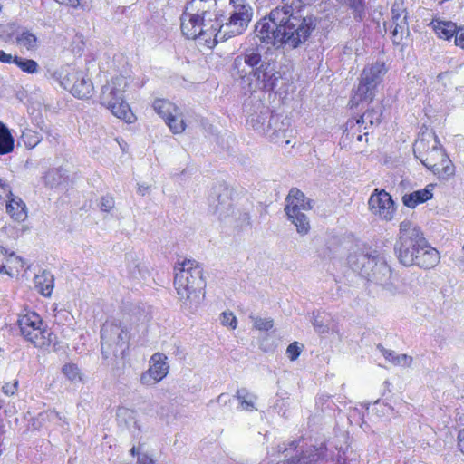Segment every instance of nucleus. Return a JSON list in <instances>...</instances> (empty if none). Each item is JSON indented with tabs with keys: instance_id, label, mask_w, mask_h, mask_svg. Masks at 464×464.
Instances as JSON below:
<instances>
[{
	"instance_id": "obj_49",
	"label": "nucleus",
	"mask_w": 464,
	"mask_h": 464,
	"mask_svg": "<svg viewBox=\"0 0 464 464\" xmlns=\"http://www.w3.org/2000/svg\"><path fill=\"white\" fill-rule=\"evenodd\" d=\"M55 2L67 6L77 7L80 4L79 0H54Z\"/></svg>"
},
{
	"instance_id": "obj_7",
	"label": "nucleus",
	"mask_w": 464,
	"mask_h": 464,
	"mask_svg": "<svg viewBox=\"0 0 464 464\" xmlns=\"http://www.w3.org/2000/svg\"><path fill=\"white\" fill-rule=\"evenodd\" d=\"M415 157L439 179H448L454 175V166L433 132L422 133L414 143Z\"/></svg>"
},
{
	"instance_id": "obj_48",
	"label": "nucleus",
	"mask_w": 464,
	"mask_h": 464,
	"mask_svg": "<svg viewBox=\"0 0 464 464\" xmlns=\"http://www.w3.org/2000/svg\"><path fill=\"white\" fill-rule=\"evenodd\" d=\"M150 190V186L145 183L138 184V193L141 196H145Z\"/></svg>"
},
{
	"instance_id": "obj_58",
	"label": "nucleus",
	"mask_w": 464,
	"mask_h": 464,
	"mask_svg": "<svg viewBox=\"0 0 464 464\" xmlns=\"http://www.w3.org/2000/svg\"><path fill=\"white\" fill-rule=\"evenodd\" d=\"M462 253L464 255V245L462 246Z\"/></svg>"
},
{
	"instance_id": "obj_1",
	"label": "nucleus",
	"mask_w": 464,
	"mask_h": 464,
	"mask_svg": "<svg viewBox=\"0 0 464 464\" xmlns=\"http://www.w3.org/2000/svg\"><path fill=\"white\" fill-rule=\"evenodd\" d=\"M315 25L314 18L304 15L299 6L285 4L259 20L255 34L261 43L296 48L308 39Z\"/></svg>"
},
{
	"instance_id": "obj_50",
	"label": "nucleus",
	"mask_w": 464,
	"mask_h": 464,
	"mask_svg": "<svg viewBox=\"0 0 464 464\" xmlns=\"http://www.w3.org/2000/svg\"><path fill=\"white\" fill-rule=\"evenodd\" d=\"M133 414V411L127 409V408H121L118 410V412H117V416L120 418V417H122V416H129V417H131Z\"/></svg>"
},
{
	"instance_id": "obj_8",
	"label": "nucleus",
	"mask_w": 464,
	"mask_h": 464,
	"mask_svg": "<svg viewBox=\"0 0 464 464\" xmlns=\"http://www.w3.org/2000/svg\"><path fill=\"white\" fill-rule=\"evenodd\" d=\"M423 238L420 227L412 221L405 219L400 223L394 250L401 265L413 266L415 255L419 253L417 244L423 242Z\"/></svg>"
},
{
	"instance_id": "obj_43",
	"label": "nucleus",
	"mask_w": 464,
	"mask_h": 464,
	"mask_svg": "<svg viewBox=\"0 0 464 464\" xmlns=\"http://www.w3.org/2000/svg\"><path fill=\"white\" fill-rule=\"evenodd\" d=\"M8 250L0 246V274L6 272L5 262L7 259Z\"/></svg>"
},
{
	"instance_id": "obj_54",
	"label": "nucleus",
	"mask_w": 464,
	"mask_h": 464,
	"mask_svg": "<svg viewBox=\"0 0 464 464\" xmlns=\"http://www.w3.org/2000/svg\"><path fill=\"white\" fill-rule=\"evenodd\" d=\"M362 137H363V136H362V135H361V134H360V135H358V136H357V140L362 141Z\"/></svg>"
},
{
	"instance_id": "obj_23",
	"label": "nucleus",
	"mask_w": 464,
	"mask_h": 464,
	"mask_svg": "<svg viewBox=\"0 0 464 464\" xmlns=\"http://www.w3.org/2000/svg\"><path fill=\"white\" fill-rule=\"evenodd\" d=\"M312 324L314 330L320 334L338 333L339 328L333 316L325 312L314 314Z\"/></svg>"
},
{
	"instance_id": "obj_33",
	"label": "nucleus",
	"mask_w": 464,
	"mask_h": 464,
	"mask_svg": "<svg viewBox=\"0 0 464 464\" xmlns=\"http://www.w3.org/2000/svg\"><path fill=\"white\" fill-rule=\"evenodd\" d=\"M66 178V173L63 169H51L44 177L45 184L51 188L59 186Z\"/></svg>"
},
{
	"instance_id": "obj_53",
	"label": "nucleus",
	"mask_w": 464,
	"mask_h": 464,
	"mask_svg": "<svg viewBox=\"0 0 464 464\" xmlns=\"http://www.w3.org/2000/svg\"><path fill=\"white\" fill-rule=\"evenodd\" d=\"M227 396L224 393L220 394L218 397V402H227Z\"/></svg>"
},
{
	"instance_id": "obj_30",
	"label": "nucleus",
	"mask_w": 464,
	"mask_h": 464,
	"mask_svg": "<svg viewBox=\"0 0 464 464\" xmlns=\"http://www.w3.org/2000/svg\"><path fill=\"white\" fill-rule=\"evenodd\" d=\"M435 34L442 39L450 40L456 33L457 25L450 21L433 20L430 23Z\"/></svg>"
},
{
	"instance_id": "obj_16",
	"label": "nucleus",
	"mask_w": 464,
	"mask_h": 464,
	"mask_svg": "<svg viewBox=\"0 0 464 464\" xmlns=\"http://www.w3.org/2000/svg\"><path fill=\"white\" fill-rule=\"evenodd\" d=\"M154 111L165 120V122L175 134L181 133L185 130V123L179 121L178 125L173 124V121L178 120V107L164 99H157L153 102Z\"/></svg>"
},
{
	"instance_id": "obj_11",
	"label": "nucleus",
	"mask_w": 464,
	"mask_h": 464,
	"mask_svg": "<svg viewBox=\"0 0 464 464\" xmlns=\"http://www.w3.org/2000/svg\"><path fill=\"white\" fill-rule=\"evenodd\" d=\"M17 324L24 339L37 348L50 346L53 333L48 329L41 316L34 312L19 315Z\"/></svg>"
},
{
	"instance_id": "obj_15",
	"label": "nucleus",
	"mask_w": 464,
	"mask_h": 464,
	"mask_svg": "<svg viewBox=\"0 0 464 464\" xmlns=\"http://www.w3.org/2000/svg\"><path fill=\"white\" fill-rule=\"evenodd\" d=\"M369 208L372 213L380 219L385 221L392 220L396 208L392 196L384 189L376 188L369 198Z\"/></svg>"
},
{
	"instance_id": "obj_27",
	"label": "nucleus",
	"mask_w": 464,
	"mask_h": 464,
	"mask_svg": "<svg viewBox=\"0 0 464 464\" xmlns=\"http://www.w3.org/2000/svg\"><path fill=\"white\" fill-rule=\"evenodd\" d=\"M406 20L407 16L404 14V11L401 13H396V10L392 8V24L394 28L392 34L393 42L395 44L400 43L405 33L408 34V24Z\"/></svg>"
},
{
	"instance_id": "obj_14",
	"label": "nucleus",
	"mask_w": 464,
	"mask_h": 464,
	"mask_svg": "<svg viewBox=\"0 0 464 464\" xmlns=\"http://www.w3.org/2000/svg\"><path fill=\"white\" fill-rule=\"evenodd\" d=\"M168 357L162 353H155L149 361V369L140 377V384L151 387L161 382L169 372Z\"/></svg>"
},
{
	"instance_id": "obj_55",
	"label": "nucleus",
	"mask_w": 464,
	"mask_h": 464,
	"mask_svg": "<svg viewBox=\"0 0 464 464\" xmlns=\"http://www.w3.org/2000/svg\"><path fill=\"white\" fill-rule=\"evenodd\" d=\"M298 3H306L308 2L309 0H296Z\"/></svg>"
},
{
	"instance_id": "obj_21",
	"label": "nucleus",
	"mask_w": 464,
	"mask_h": 464,
	"mask_svg": "<svg viewBox=\"0 0 464 464\" xmlns=\"http://www.w3.org/2000/svg\"><path fill=\"white\" fill-rule=\"evenodd\" d=\"M127 272L130 279L141 282L150 277V270L145 262L136 255L130 254L126 256Z\"/></svg>"
},
{
	"instance_id": "obj_26",
	"label": "nucleus",
	"mask_w": 464,
	"mask_h": 464,
	"mask_svg": "<svg viewBox=\"0 0 464 464\" xmlns=\"http://www.w3.org/2000/svg\"><path fill=\"white\" fill-rule=\"evenodd\" d=\"M92 91L93 86L91 80L86 78L82 72H78L77 80L75 79L71 93L79 99H85L92 95Z\"/></svg>"
},
{
	"instance_id": "obj_31",
	"label": "nucleus",
	"mask_w": 464,
	"mask_h": 464,
	"mask_svg": "<svg viewBox=\"0 0 464 464\" xmlns=\"http://www.w3.org/2000/svg\"><path fill=\"white\" fill-rule=\"evenodd\" d=\"M379 351L383 357L391 363L396 366L410 367L412 363V357L407 354H396L394 351L387 350L382 345H378Z\"/></svg>"
},
{
	"instance_id": "obj_28",
	"label": "nucleus",
	"mask_w": 464,
	"mask_h": 464,
	"mask_svg": "<svg viewBox=\"0 0 464 464\" xmlns=\"http://www.w3.org/2000/svg\"><path fill=\"white\" fill-rule=\"evenodd\" d=\"M53 276L43 271L34 276V287L44 296H50L53 289Z\"/></svg>"
},
{
	"instance_id": "obj_3",
	"label": "nucleus",
	"mask_w": 464,
	"mask_h": 464,
	"mask_svg": "<svg viewBox=\"0 0 464 464\" xmlns=\"http://www.w3.org/2000/svg\"><path fill=\"white\" fill-rule=\"evenodd\" d=\"M236 74L245 80L249 91H273L281 78L276 64L269 59H263L257 47L246 48L233 62Z\"/></svg>"
},
{
	"instance_id": "obj_44",
	"label": "nucleus",
	"mask_w": 464,
	"mask_h": 464,
	"mask_svg": "<svg viewBox=\"0 0 464 464\" xmlns=\"http://www.w3.org/2000/svg\"><path fill=\"white\" fill-rule=\"evenodd\" d=\"M17 381H14L13 383H5L2 387V392L6 395H14L17 391Z\"/></svg>"
},
{
	"instance_id": "obj_12",
	"label": "nucleus",
	"mask_w": 464,
	"mask_h": 464,
	"mask_svg": "<svg viewBox=\"0 0 464 464\" xmlns=\"http://www.w3.org/2000/svg\"><path fill=\"white\" fill-rule=\"evenodd\" d=\"M285 212L288 218L296 227V230L300 235H306L310 230V223L304 210L312 208L310 200L304 194L296 188L290 189L285 199Z\"/></svg>"
},
{
	"instance_id": "obj_45",
	"label": "nucleus",
	"mask_w": 464,
	"mask_h": 464,
	"mask_svg": "<svg viewBox=\"0 0 464 464\" xmlns=\"http://www.w3.org/2000/svg\"><path fill=\"white\" fill-rule=\"evenodd\" d=\"M16 57V55L13 56L11 53H6L5 51L0 50V62L3 63H14Z\"/></svg>"
},
{
	"instance_id": "obj_4",
	"label": "nucleus",
	"mask_w": 464,
	"mask_h": 464,
	"mask_svg": "<svg viewBox=\"0 0 464 464\" xmlns=\"http://www.w3.org/2000/svg\"><path fill=\"white\" fill-rule=\"evenodd\" d=\"M174 287L184 310L195 313L203 299V268L191 259L178 262L174 267Z\"/></svg>"
},
{
	"instance_id": "obj_47",
	"label": "nucleus",
	"mask_w": 464,
	"mask_h": 464,
	"mask_svg": "<svg viewBox=\"0 0 464 464\" xmlns=\"http://www.w3.org/2000/svg\"><path fill=\"white\" fill-rule=\"evenodd\" d=\"M6 196H10V186L0 179V200L5 198Z\"/></svg>"
},
{
	"instance_id": "obj_13",
	"label": "nucleus",
	"mask_w": 464,
	"mask_h": 464,
	"mask_svg": "<svg viewBox=\"0 0 464 464\" xmlns=\"http://www.w3.org/2000/svg\"><path fill=\"white\" fill-rule=\"evenodd\" d=\"M102 353L108 358L111 353L116 355L118 348L123 349L129 341L126 326L117 319L107 320L101 330Z\"/></svg>"
},
{
	"instance_id": "obj_20",
	"label": "nucleus",
	"mask_w": 464,
	"mask_h": 464,
	"mask_svg": "<svg viewBox=\"0 0 464 464\" xmlns=\"http://www.w3.org/2000/svg\"><path fill=\"white\" fill-rule=\"evenodd\" d=\"M271 120L272 116L268 109L262 106L259 112H255L248 117L246 124L256 132L267 135L271 128Z\"/></svg>"
},
{
	"instance_id": "obj_5",
	"label": "nucleus",
	"mask_w": 464,
	"mask_h": 464,
	"mask_svg": "<svg viewBox=\"0 0 464 464\" xmlns=\"http://www.w3.org/2000/svg\"><path fill=\"white\" fill-rule=\"evenodd\" d=\"M347 263L354 272L382 285L391 295L399 292L394 285L392 268L383 254L376 250L355 249L349 254Z\"/></svg>"
},
{
	"instance_id": "obj_2",
	"label": "nucleus",
	"mask_w": 464,
	"mask_h": 464,
	"mask_svg": "<svg viewBox=\"0 0 464 464\" xmlns=\"http://www.w3.org/2000/svg\"><path fill=\"white\" fill-rule=\"evenodd\" d=\"M185 8L208 19L221 21L224 28L229 29L230 36L242 34L253 16L246 0H190Z\"/></svg>"
},
{
	"instance_id": "obj_51",
	"label": "nucleus",
	"mask_w": 464,
	"mask_h": 464,
	"mask_svg": "<svg viewBox=\"0 0 464 464\" xmlns=\"http://www.w3.org/2000/svg\"><path fill=\"white\" fill-rule=\"evenodd\" d=\"M458 438L459 450L464 454V429L459 431Z\"/></svg>"
},
{
	"instance_id": "obj_9",
	"label": "nucleus",
	"mask_w": 464,
	"mask_h": 464,
	"mask_svg": "<svg viewBox=\"0 0 464 464\" xmlns=\"http://www.w3.org/2000/svg\"><path fill=\"white\" fill-rule=\"evenodd\" d=\"M128 85L127 80L122 75L111 79L102 87V104L106 106L117 118L131 122L134 115L131 113L129 104L124 101V92Z\"/></svg>"
},
{
	"instance_id": "obj_41",
	"label": "nucleus",
	"mask_w": 464,
	"mask_h": 464,
	"mask_svg": "<svg viewBox=\"0 0 464 464\" xmlns=\"http://www.w3.org/2000/svg\"><path fill=\"white\" fill-rule=\"evenodd\" d=\"M115 202L111 196H104L101 198L100 208L103 212H110L114 208Z\"/></svg>"
},
{
	"instance_id": "obj_10",
	"label": "nucleus",
	"mask_w": 464,
	"mask_h": 464,
	"mask_svg": "<svg viewBox=\"0 0 464 464\" xmlns=\"http://www.w3.org/2000/svg\"><path fill=\"white\" fill-rule=\"evenodd\" d=\"M387 68L383 62L371 63L362 70L360 82L351 98V106H358L361 102H371L378 85L382 82Z\"/></svg>"
},
{
	"instance_id": "obj_57",
	"label": "nucleus",
	"mask_w": 464,
	"mask_h": 464,
	"mask_svg": "<svg viewBox=\"0 0 464 464\" xmlns=\"http://www.w3.org/2000/svg\"><path fill=\"white\" fill-rule=\"evenodd\" d=\"M135 450H136V449L132 448L130 451H131L132 454H135Z\"/></svg>"
},
{
	"instance_id": "obj_46",
	"label": "nucleus",
	"mask_w": 464,
	"mask_h": 464,
	"mask_svg": "<svg viewBox=\"0 0 464 464\" xmlns=\"http://www.w3.org/2000/svg\"><path fill=\"white\" fill-rule=\"evenodd\" d=\"M41 418L44 420L45 418L49 419L50 420H61V417L58 412L55 411H47L45 412H43L40 414Z\"/></svg>"
},
{
	"instance_id": "obj_36",
	"label": "nucleus",
	"mask_w": 464,
	"mask_h": 464,
	"mask_svg": "<svg viewBox=\"0 0 464 464\" xmlns=\"http://www.w3.org/2000/svg\"><path fill=\"white\" fill-rule=\"evenodd\" d=\"M14 64L24 72L29 74L37 73L39 65L36 61L33 59H26L17 56Z\"/></svg>"
},
{
	"instance_id": "obj_22",
	"label": "nucleus",
	"mask_w": 464,
	"mask_h": 464,
	"mask_svg": "<svg viewBox=\"0 0 464 464\" xmlns=\"http://www.w3.org/2000/svg\"><path fill=\"white\" fill-rule=\"evenodd\" d=\"M3 200L6 201V212L14 220L22 222L27 218L26 206L24 202L17 196H14L10 190V196H6Z\"/></svg>"
},
{
	"instance_id": "obj_18",
	"label": "nucleus",
	"mask_w": 464,
	"mask_h": 464,
	"mask_svg": "<svg viewBox=\"0 0 464 464\" xmlns=\"http://www.w3.org/2000/svg\"><path fill=\"white\" fill-rule=\"evenodd\" d=\"M210 208L219 219H226L229 217L233 213V208L228 189L223 188L222 192L216 193L215 197L210 199Z\"/></svg>"
},
{
	"instance_id": "obj_29",
	"label": "nucleus",
	"mask_w": 464,
	"mask_h": 464,
	"mask_svg": "<svg viewBox=\"0 0 464 464\" xmlns=\"http://www.w3.org/2000/svg\"><path fill=\"white\" fill-rule=\"evenodd\" d=\"M235 397L238 401L239 406L238 409L240 411H256L257 408L256 407V403L257 401V396L246 389H238L236 392Z\"/></svg>"
},
{
	"instance_id": "obj_19",
	"label": "nucleus",
	"mask_w": 464,
	"mask_h": 464,
	"mask_svg": "<svg viewBox=\"0 0 464 464\" xmlns=\"http://www.w3.org/2000/svg\"><path fill=\"white\" fill-rule=\"evenodd\" d=\"M48 73L64 90H67L71 92L73 87V83L75 82V79L77 80L78 71H76L74 67L66 64L53 71L48 69Z\"/></svg>"
},
{
	"instance_id": "obj_34",
	"label": "nucleus",
	"mask_w": 464,
	"mask_h": 464,
	"mask_svg": "<svg viewBox=\"0 0 464 464\" xmlns=\"http://www.w3.org/2000/svg\"><path fill=\"white\" fill-rule=\"evenodd\" d=\"M6 272L3 274L13 276L14 273H18L24 266V260L19 256H16L14 252H9L5 262Z\"/></svg>"
},
{
	"instance_id": "obj_38",
	"label": "nucleus",
	"mask_w": 464,
	"mask_h": 464,
	"mask_svg": "<svg viewBox=\"0 0 464 464\" xmlns=\"http://www.w3.org/2000/svg\"><path fill=\"white\" fill-rule=\"evenodd\" d=\"M251 319L253 321L254 327L260 331H268L274 325V322L270 318H261V317L251 316Z\"/></svg>"
},
{
	"instance_id": "obj_56",
	"label": "nucleus",
	"mask_w": 464,
	"mask_h": 464,
	"mask_svg": "<svg viewBox=\"0 0 464 464\" xmlns=\"http://www.w3.org/2000/svg\"><path fill=\"white\" fill-rule=\"evenodd\" d=\"M347 124H350V125H351V127H353V124H354V122H353V121H349Z\"/></svg>"
},
{
	"instance_id": "obj_32",
	"label": "nucleus",
	"mask_w": 464,
	"mask_h": 464,
	"mask_svg": "<svg viewBox=\"0 0 464 464\" xmlns=\"http://www.w3.org/2000/svg\"><path fill=\"white\" fill-rule=\"evenodd\" d=\"M14 149V139L9 130L0 121V154H6Z\"/></svg>"
},
{
	"instance_id": "obj_25",
	"label": "nucleus",
	"mask_w": 464,
	"mask_h": 464,
	"mask_svg": "<svg viewBox=\"0 0 464 464\" xmlns=\"http://www.w3.org/2000/svg\"><path fill=\"white\" fill-rule=\"evenodd\" d=\"M14 43L19 49H25L28 52H34L38 47L37 37L28 30L17 31Z\"/></svg>"
},
{
	"instance_id": "obj_37",
	"label": "nucleus",
	"mask_w": 464,
	"mask_h": 464,
	"mask_svg": "<svg viewBox=\"0 0 464 464\" xmlns=\"http://www.w3.org/2000/svg\"><path fill=\"white\" fill-rule=\"evenodd\" d=\"M62 372L72 382H79L82 381L81 371L76 364L67 363L63 365Z\"/></svg>"
},
{
	"instance_id": "obj_35",
	"label": "nucleus",
	"mask_w": 464,
	"mask_h": 464,
	"mask_svg": "<svg viewBox=\"0 0 464 464\" xmlns=\"http://www.w3.org/2000/svg\"><path fill=\"white\" fill-rule=\"evenodd\" d=\"M382 111L380 108L372 109L365 111L360 119L356 120V124H365L364 129H367V124L372 126L374 124H378L381 121Z\"/></svg>"
},
{
	"instance_id": "obj_42",
	"label": "nucleus",
	"mask_w": 464,
	"mask_h": 464,
	"mask_svg": "<svg viewBox=\"0 0 464 464\" xmlns=\"http://www.w3.org/2000/svg\"><path fill=\"white\" fill-rule=\"evenodd\" d=\"M454 36L455 44L464 49V26L460 28L457 27Z\"/></svg>"
},
{
	"instance_id": "obj_6",
	"label": "nucleus",
	"mask_w": 464,
	"mask_h": 464,
	"mask_svg": "<svg viewBox=\"0 0 464 464\" xmlns=\"http://www.w3.org/2000/svg\"><path fill=\"white\" fill-rule=\"evenodd\" d=\"M180 28L185 37L197 40L208 48H213L218 42L231 37L229 29H225L221 21L208 19L186 8L180 16Z\"/></svg>"
},
{
	"instance_id": "obj_52",
	"label": "nucleus",
	"mask_w": 464,
	"mask_h": 464,
	"mask_svg": "<svg viewBox=\"0 0 464 464\" xmlns=\"http://www.w3.org/2000/svg\"><path fill=\"white\" fill-rule=\"evenodd\" d=\"M179 121L184 123V121H183V118L179 112V110L178 109V120H176L175 121H173V124L175 125H178L179 123Z\"/></svg>"
},
{
	"instance_id": "obj_24",
	"label": "nucleus",
	"mask_w": 464,
	"mask_h": 464,
	"mask_svg": "<svg viewBox=\"0 0 464 464\" xmlns=\"http://www.w3.org/2000/svg\"><path fill=\"white\" fill-rule=\"evenodd\" d=\"M433 188L434 185L429 184L422 189L405 194L402 197V202L406 207L414 208L417 205L424 203L432 198Z\"/></svg>"
},
{
	"instance_id": "obj_17",
	"label": "nucleus",
	"mask_w": 464,
	"mask_h": 464,
	"mask_svg": "<svg viewBox=\"0 0 464 464\" xmlns=\"http://www.w3.org/2000/svg\"><path fill=\"white\" fill-rule=\"evenodd\" d=\"M418 246L419 253L415 255L413 266L421 269H431L440 263V252L429 243L425 237L423 238V242L417 244V247Z\"/></svg>"
},
{
	"instance_id": "obj_39",
	"label": "nucleus",
	"mask_w": 464,
	"mask_h": 464,
	"mask_svg": "<svg viewBox=\"0 0 464 464\" xmlns=\"http://www.w3.org/2000/svg\"><path fill=\"white\" fill-rule=\"evenodd\" d=\"M302 347L303 346H300L297 342H294L288 345L286 349V355L290 361H295L299 357Z\"/></svg>"
},
{
	"instance_id": "obj_40",
	"label": "nucleus",
	"mask_w": 464,
	"mask_h": 464,
	"mask_svg": "<svg viewBox=\"0 0 464 464\" xmlns=\"http://www.w3.org/2000/svg\"><path fill=\"white\" fill-rule=\"evenodd\" d=\"M221 324L224 326H228L231 329H235L237 327V318L231 312H224L221 314Z\"/></svg>"
}]
</instances>
